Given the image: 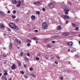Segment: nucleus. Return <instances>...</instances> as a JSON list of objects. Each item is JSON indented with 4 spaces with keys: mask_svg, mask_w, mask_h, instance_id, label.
I'll use <instances>...</instances> for the list:
<instances>
[{
    "mask_svg": "<svg viewBox=\"0 0 80 80\" xmlns=\"http://www.w3.org/2000/svg\"><path fill=\"white\" fill-rule=\"evenodd\" d=\"M27 56H28V57H30V53H28L27 54Z\"/></svg>",
    "mask_w": 80,
    "mask_h": 80,
    "instance_id": "38",
    "label": "nucleus"
},
{
    "mask_svg": "<svg viewBox=\"0 0 80 80\" xmlns=\"http://www.w3.org/2000/svg\"><path fill=\"white\" fill-rule=\"evenodd\" d=\"M27 25H28V26H30V24H27Z\"/></svg>",
    "mask_w": 80,
    "mask_h": 80,
    "instance_id": "64",
    "label": "nucleus"
},
{
    "mask_svg": "<svg viewBox=\"0 0 80 80\" xmlns=\"http://www.w3.org/2000/svg\"><path fill=\"white\" fill-rule=\"evenodd\" d=\"M42 10L43 11V12H45V11L46 10V9L44 8H42Z\"/></svg>",
    "mask_w": 80,
    "mask_h": 80,
    "instance_id": "34",
    "label": "nucleus"
},
{
    "mask_svg": "<svg viewBox=\"0 0 80 80\" xmlns=\"http://www.w3.org/2000/svg\"><path fill=\"white\" fill-rule=\"evenodd\" d=\"M71 53H73V50H71Z\"/></svg>",
    "mask_w": 80,
    "mask_h": 80,
    "instance_id": "59",
    "label": "nucleus"
},
{
    "mask_svg": "<svg viewBox=\"0 0 80 80\" xmlns=\"http://www.w3.org/2000/svg\"><path fill=\"white\" fill-rule=\"evenodd\" d=\"M16 21L17 22H18V19H16Z\"/></svg>",
    "mask_w": 80,
    "mask_h": 80,
    "instance_id": "61",
    "label": "nucleus"
},
{
    "mask_svg": "<svg viewBox=\"0 0 80 80\" xmlns=\"http://www.w3.org/2000/svg\"><path fill=\"white\" fill-rule=\"evenodd\" d=\"M39 3H40V1H37L34 3V5H37V4H39Z\"/></svg>",
    "mask_w": 80,
    "mask_h": 80,
    "instance_id": "20",
    "label": "nucleus"
},
{
    "mask_svg": "<svg viewBox=\"0 0 80 80\" xmlns=\"http://www.w3.org/2000/svg\"><path fill=\"white\" fill-rule=\"evenodd\" d=\"M29 70H30V71H32L33 70V68L32 67L30 68H29Z\"/></svg>",
    "mask_w": 80,
    "mask_h": 80,
    "instance_id": "33",
    "label": "nucleus"
},
{
    "mask_svg": "<svg viewBox=\"0 0 80 80\" xmlns=\"http://www.w3.org/2000/svg\"><path fill=\"white\" fill-rule=\"evenodd\" d=\"M12 3L13 4H14V5H16L17 3V1L16 0H12Z\"/></svg>",
    "mask_w": 80,
    "mask_h": 80,
    "instance_id": "13",
    "label": "nucleus"
},
{
    "mask_svg": "<svg viewBox=\"0 0 80 80\" xmlns=\"http://www.w3.org/2000/svg\"><path fill=\"white\" fill-rule=\"evenodd\" d=\"M33 40H38V38H37V37H35L32 38Z\"/></svg>",
    "mask_w": 80,
    "mask_h": 80,
    "instance_id": "19",
    "label": "nucleus"
},
{
    "mask_svg": "<svg viewBox=\"0 0 80 80\" xmlns=\"http://www.w3.org/2000/svg\"><path fill=\"white\" fill-rule=\"evenodd\" d=\"M12 18H16V16L15 15H12Z\"/></svg>",
    "mask_w": 80,
    "mask_h": 80,
    "instance_id": "29",
    "label": "nucleus"
},
{
    "mask_svg": "<svg viewBox=\"0 0 80 80\" xmlns=\"http://www.w3.org/2000/svg\"><path fill=\"white\" fill-rule=\"evenodd\" d=\"M54 63L55 64H56V65H58V62L57 61H55Z\"/></svg>",
    "mask_w": 80,
    "mask_h": 80,
    "instance_id": "35",
    "label": "nucleus"
},
{
    "mask_svg": "<svg viewBox=\"0 0 80 80\" xmlns=\"http://www.w3.org/2000/svg\"><path fill=\"white\" fill-rule=\"evenodd\" d=\"M64 11L65 12V14L66 15H68V12H69V10L67 9L68 8V6L67 5H64Z\"/></svg>",
    "mask_w": 80,
    "mask_h": 80,
    "instance_id": "2",
    "label": "nucleus"
},
{
    "mask_svg": "<svg viewBox=\"0 0 80 80\" xmlns=\"http://www.w3.org/2000/svg\"><path fill=\"white\" fill-rule=\"evenodd\" d=\"M9 47L10 49H12V43H10V44L9 45Z\"/></svg>",
    "mask_w": 80,
    "mask_h": 80,
    "instance_id": "17",
    "label": "nucleus"
},
{
    "mask_svg": "<svg viewBox=\"0 0 80 80\" xmlns=\"http://www.w3.org/2000/svg\"><path fill=\"white\" fill-rule=\"evenodd\" d=\"M30 75L34 77V78H36V76L33 73H31Z\"/></svg>",
    "mask_w": 80,
    "mask_h": 80,
    "instance_id": "18",
    "label": "nucleus"
},
{
    "mask_svg": "<svg viewBox=\"0 0 80 80\" xmlns=\"http://www.w3.org/2000/svg\"><path fill=\"white\" fill-rule=\"evenodd\" d=\"M61 17L62 18H63L64 19H65V18H68V19H70V17H69V16L67 15H63L62 14L61 15Z\"/></svg>",
    "mask_w": 80,
    "mask_h": 80,
    "instance_id": "5",
    "label": "nucleus"
},
{
    "mask_svg": "<svg viewBox=\"0 0 80 80\" xmlns=\"http://www.w3.org/2000/svg\"><path fill=\"white\" fill-rule=\"evenodd\" d=\"M1 15L3 16V17H5V16H6V14L4 13L3 12H2Z\"/></svg>",
    "mask_w": 80,
    "mask_h": 80,
    "instance_id": "21",
    "label": "nucleus"
},
{
    "mask_svg": "<svg viewBox=\"0 0 80 80\" xmlns=\"http://www.w3.org/2000/svg\"><path fill=\"white\" fill-rule=\"evenodd\" d=\"M18 42V43L19 44H21V43H22V41H19V42Z\"/></svg>",
    "mask_w": 80,
    "mask_h": 80,
    "instance_id": "45",
    "label": "nucleus"
},
{
    "mask_svg": "<svg viewBox=\"0 0 80 80\" xmlns=\"http://www.w3.org/2000/svg\"><path fill=\"white\" fill-rule=\"evenodd\" d=\"M5 26L2 23H0V28H3Z\"/></svg>",
    "mask_w": 80,
    "mask_h": 80,
    "instance_id": "15",
    "label": "nucleus"
},
{
    "mask_svg": "<svg viewBox=\"0 0 80 80\" xmlns=\"http://www.w3.org/2000/svg\"><path fill=\"white\" fill-rule=\"evenodd\" d=\"M73 26H74V27H77V25L75 24Z\"/></svg>",
    "mask_w": 80,
    "mask_h": 80,
    "instance_id": "50",
    "label": "nucleus"
},
{
    "mask_svg": "<svg viewBox=\"0 0 80 80\" xmlns=\"http://www.w3.org/2000/svg\"><path fill=\"white\" fill-rule=\"evenodd\" d=\"M45 58H46L47 60H48V56H46L45 57Z\"/></svg>",
    "mask_w": 80,
    "mask_h": 80,
    "instance_id": "44",
    "label": "nucleus"
},
{
    "mask_svg": "<svg viewBox=\"0 0 80 80\" xmlns=\"http://www.w3.org/2000/svg\"><path fill=\"white\" fill-rule=\"evenodd\" d=\"M16 67V65H15V64H13L11 67V69H12V70L16 69V68H17V67Z\"/></svg>",
    "mask_w": 80,
    "mask_h": 80,
    "instance_id": "7",
    "label": "nucleus"
},
{
    "mask_svg": "<svg viewBox=\"0 0 80 80\" xmlns=\"http://www.w3.org/2000/svg\"><path fill=\"white\" fill-rule=\"evenodd\" d=\"M27 46L28 47H30V43H28L27 44Z\"/></svg>",
    "mask_w": 80,
    "mask_h": 80,
    "instance_id": "39",
    "label": "nucleus"
},
{
    "mask_svg": "<svg viewBox=\"0 0 80 80\" xmlns=\"http://www.w3.org/2000/svg\"><path fill=\"white\" fill-rule=\"evenodd\" d=\"M24 67H25V68H26V67H27V66L25 64H24Z\"/></svg>",
    "mask_w": 80,
    "mask_h": 80,
    "instance_id": "60",
    "label": "nucleus"
},
{
    "mask_svg": "<svg viewBox=\"0 0 80 80\" xmlns=\"http://www.w3.org/2000/svg\"><path fill=\"white\" fill-rule=\"evenodd\" d=\"M74 25H75V23H72V26H73Z\"/></svg>",
    "mask_w": 80,
    "mask_h": 80,
    "instance_id": "53",
    "label": "nucleus"
},
{
    "mask_svg": "<svg viewBox=\"0 0 80 80\" xmlns=\"http://www.w3.org/2000/svg\"><path fill=\"white\" fill-rule=\"evenodd\" d=\"M7 70H4V73H7Z\"/></svg>",
    "mask_w": 80,
    "mask_h": 80,
    "instance_id": "58",
    "label": "nucleus"
},
{
    "mask_svg": "<svg viewBox=\"0 0 80 80\" xmlns=\"http://www.w3.org/2000/svg\"><path fill=\"white\" fill-rule=\"evenodd\" d=\"M18 64L19 67H21V65H22V64H21L20 62V61H18Z\"/></svg>",
    "mask_w": 80,
    "mask_h": 80,
    "instance_id": "16",
    "label": "nucleus"
},
{
    "mask_svg": "<svg viewBox=\"0 0 80 80\" xmlns=\"http://www.w3.org/2000/svg\"><path fill=\"white\" fill-rule=\"evenodd\" d=\"M52 43H55V42L54 41H52Z\"/></svg>",
    "mask_w": 80,
    "mask_h": 80,
    "instance_id": "48",
    "label": "nucleus"
},
{
    "mask_svg": "<svg viewBox=\"0 0 80 80\" xmlns=\"http://www.w3.org/2000/svg\"><path fill=\"white\" fill-rule=\"evenodd\" d=\"M2 75V73H0V77H1Z\"/></svg>",
    "mask_w": 80,
    "mask_h": 80,
    "instance_id": "62",
    "label": "nucleus"
},
{
    "mask_svg": "<svg viewBox=\"0 0 80 80\" xmlns=\"http://www.w3.org/2000/svg\"><path fill=\"white\" fill-rule=\"evenodd\" d=\"M68 23V21H66V24H67Z\"/></svg>",
    "mask_w": 80,
    "mask_h": 80,
    "instance_id": "51",
    "label": "nucleus"
},
{
    "mask_svg": "<svg viewBox=\"0 0 80 80\" xmlns=\"http://www.w3.org/2000/svg\"><path fill=\"white\" fill-rule=\"evenodd\" d=\"M8 30H9V32H11V29H10L8 28Z\"/></svg>",
    "mask_w": 80,
    "mask_h": 80,
    "instance_id": "54",
    "label": "nucleus"
},
{
    "mask_svg": "<svg viewBox=\"0 0 80 80\" xmlns=\"http://www.w3.org/2000/svg\"><path fill=\"white\" fill-rule=\"evenodd\" d=\"M36 60H37V61H38L39 60H40V59L39 58L37 57L36 58Z\"/></svg>",
    "mask_w": 80,
    "mask_h": 80,
    "instance_id": "27",
    "label": "nucleus"
},
{
    "mask_svg": "<svg viewBox=\"0 0 80 80\" xmlns=\"http://www.w3.org/2000/svg\"><path fill=\"white\" fill-rule=\"evenodd\" d=\"M15 41L16 42H17V43H18V40L17 39H15Z\"/></svg>",
    "mask_w": 80,
    "mask_h": 80,
    "instance_id": "36",
    "label": "nucleus"
},
{
    "mask_svg": "<svg viewBox=\"0 0 80 80\" xmlns=\"http://www.w3.org/2000/svg\"><path fill=\"white\" fill-rule=\"evenodd\" d=\"M25 60L27 62H29V60H28V58H27V57L25 58Z\"/></svg>",
    "mask_w": 80,
    "mask_h": 80,
    "instance_id": "24",
    "label": "nucleus"
},
{
    "mask_svg": "<svg viewBox=\"0 0 80 80\" xmlns=\"http://www.w3.org/2000/svg\"><path fill=\"white\" fill-rule=\"evenodd\" d=\"M57 29L59 30H62V27L60 25H58L57 26Z\"/></svg>",
    "mask_w": 80,
    "mask_h": 80,
    "instance_id": "8",
    "label": "nucleus"
},
{
    "mask_svg": "<svg viewBox=\"0 0 80 80\" xmlns=\"http://www.w3.org/2000/svg\"><path fill=\"white\" fill-rule=\"evenodd\" d=\"M59 36H58L57 35H54V36H53L51 37V38H58L59 37H60Z\"/></svg>",
    "mask_w": 80,
    "mask_h": 80,
    "instance_id": "11",
    "label": "nucleus"
},
{
    "mask_svg": "<svg viewBox=\"0 0 80 80\" xmlns=\"http://www.w3.org/2000/svg\"><path fill=\"white\" fill-rule=\"evenodd\" d=\"M79 28H78V27H77L76 28H75V30H78Z\"/></svg>",
    "mask_w": 80,
    "mask_h": 80,
    "instance_id": "37",
    "label": "nucleus"
},
{
    "mask_svg": "<svg viewBox=\"0 0 80 80\" xmlns=\"http://www.w3.org/2000/svg\"><path fill=\"white\" fill-rule=\"evenodd\" d=\"M3 12L1 11H0V15H2V13Z\"/></svg>",
    "mask_w": 80,
    "mask_h": 80,
    "instance_id": "57",
    "label": "nucleus"
},
{
    "mask_svg": "<svg viewBox=\"0 0 80 80\" xmlns=\"http://www.w3.org/2000/svg\"><path fill=\"white\" fill-rule=\"evenodd\" d=\"M48 7H49V8H50V4H49L48 5Z\"/></svg>",
    "mask_w": 80,
    "mask_h": 80,
    "instance_id": "47",
    "label": "nucleus"
},
{
    "mask_svg": "<svg viewBox=\"0 0 80 80\" xmlns=\"http://www.w3.org/2000/svg\"><path fill=\"white\" fill-rule=\"evenodd\" d=\"M3 56L5 58L6 57H7V55H6V54H3Z\"/></svg>",
    "mask_w": 80,
    "mask_h": 80,
    "instance_id": "40",
    "label": "nucleus"
},
{
    "mask_svg": "<svg viewBox=\"0 0 80 80\" xmlns=\"http://www.w3.org/2000/svg\"><path fill=\"white\" fill-rule=\"evenodd\" d=\"M66 44L68 45L69 46L71 47L73 45V42H66Z\"/></svg>",
    "mask_w": 80,
    "mask_h": 80,
    "instance_id": "6",
    "label": "nucleus"
},
{
    "mask_svg": "<svg viewBox=\"0 0 80 80\" xmlns=\"http://www.w3.org/2000/svg\"><path fill=\"white\" fill-rule=\"evenodd\" d=\"M47 48H50V44H48V45H47Z\"/></svg>",
    "mask_w": 80,
    "mask_h": 80,
    "instance_id": "31",
    "label": "nucleus"
},
{
    "mask_svg": "<svg viewBox=\"0 0 80 80\" xmlns=\"http://www.w3.org/2000/svg\"><path fill=\"white\" fill-rule=\"evenodd\" d=\"M12 12L13 13V14H15L16 13V11L15 10H14L12 11Z\"/></svg>",
    "mask_w": 80,
    "mask_h": 80,
    "instance_id": "30",
    "label": "nucleus"
},
{
    "mask_svg": "<svg viewBox=\"0 0 80 80\" xmlns=\"http://www.w3.org/2000/svg\"><path fill=\"white\" fill-rule=\"evenodd\" d=\"M8 80H12V79L11 78H10Z\"/></svg>",
    "mask_w": 80,
    "mask_h": 80,
    "instance_id": "63",
    "label": "nucleus"
},
{
    "mask_svg": "<svg viewBox=\"0 0 80 80\" xmlns=\"http://www.w3.org/2000/svg\"><path fill=\"white\" fill-rule=\"evenodd\" d=\"M61 8L62 9H63V8H64V6L63 5H61Z\"/></svg>",
    "mask_w": 80,
    "mask_h": 80,
    "instance_id": "25",
    "label": "nucleus"
},
{
    "mask_svg": "<svg viewBox=\"0 0 80 80\" xmlns=\"http://www.w3.org/2000/svg\"><path fill=\"white\" fill-rule=\"evenodd\" d=\"M38 56H40V55H41V54L40 53H38Z\"/></svg>",
    "mask_w": 80,
    "mask_h": 80,
    "instance_id": "52",
    "label": "nucleus"
},
{
    "mask_svg": "<svg viewBox=\"0 0 80 80\" xmlns=\"http://www.w3.org/2000/svg\"><path fill=\"white\" fill-rule=\"evenodd\" d=\"M5 78H6V76H4L2 77V78L3 79H5Z\"/></svg>",
    "mask_w": 80,
    "mask_h": 80,
    "instance_id": "43",
    "label": "nucleus"
},
{
    "mask_svg": "<svg viewBox=\"0 0 80 80\" xmlns=\"http://www.w3.org/2000/svg\"><path fill=\"white\" fill-rule=\"evenodd\" d=\"M7 74H8V73H7V72H5L4 75H7Z\"/></svg>",
    "mask_w": 80,
    "mask_h": 80,
    "instance_id": "46",
    "label": "nucleus"
},
{
    "mask_svg": "<svg viewBox=\"0 0 80 80\" xmlns=\"http://www.w3.org/2000/svg\"><path fill=\"white\" fill-rule=\"evenodd\" d=\"M42 26L44 29H47L48 27V25H47V23H46V22H44V23L42 24Z\"/></svg>",
    "mask_w": 80,
    "mask_h": 80,
    "instance_id": "4",
    "label": "nucleus"
},
{
    "mask_svg": "<svg viewBox=\"0 0 80 80\" xmlns=\"http://www.w3.org/2000/svg\"><path fill=\"white\" fill-rule=\"evenodd\" d=\"M60 79L61 80H63V78L62 77H61L60 78Z\"/></svg>",
    "mask_w": 80,
    "mask_h": 80,
    "instance_id": "42",
    "label": "nucleus"
},
{
    "mask_svg": "<svg viewBox=\"0 0 80 80\" xmlns=\"http://www.w3.org/2000/svg\"><path fill=\"white\" fill-rule=\"evenodd\" d=\"M32 42V40H31L30 39H28L27 40V42H28V43H31V42Z\"/></svg>",
    "mask_w": 80,
    "mask_h": 80,
    "instance_id": "23",
    "label": "nucleus"
},
{
    "mask_svg": "<svg viewBox=\"0 0 80 80\" xmlns=\"http://www.w3.org/2000/svg\"><path fill=\"white\" fill-rule=\"evenodd\" d=\"M43 42L44 43H45L46 42H47L49 41V39L48 38L44 39H43Z\"/></svg>",
    "mask_w": 80,
    "mask_h": 80,
    "instance_id": "12",
    "label": "nucleus"
},
{
    "mask_svg": "<svg viewBox=\"0 0 80 80\" xmlns=\"http://www.w3.org/2000/svg\"><path fill=\"white\" fill-rule=\"evenodd\" d=\"M23 52H20V57H23Z\"/></svg>",
    "mask_w": 80,
    "mask_h": 80,
    "instance_id": "22",
    "label": "nucleus"
},
{
    "mask_svg": "<svg viewBox=\"0 0 80 80\" xmlns=\"http://www.w3.org/2000/svg\"><path fill=\"white\" fill-rule=\"evenodd\" d=\"M70 35L69 33H63L62 34V36H68Z\"/></svg>",
    "mask_w": 80,
    "mask_h": 80,
    "instance_id": "10",
    "label": "nucleus"
},
{
    "mask_svg": "<svg viewBox=\"0 0 80 80\" xmlns=\"http://www.w3.org/2000/svg\"><path fill=\"white\" fill-rule=\"evenodd\" d=\"M36 13L37 14H38V15H39V14H40V11H36Z\"/></svg>",
    "mask_w": 80,
    "mask_h": 80,
    "instance_id": "26",
    "label": "nucleus"
},
{
    "mask_svg": "<svg viewBox=\"0 0 80 80\" xmlns=\"http://www.w3.org/2000/svg\"><path fill=\"white\" fill-rule=\"evenodd\" d=\"M34 32H36V33H37V32H38V30H36L34 31Z\"/></svg>",
    "mask_w": 80,
    "mask_h": 80,
    "instance_id": "49",
    "label": "nucleus"
},
{
    "mask_svg": "<svg viewBox=\"0 0 80 80\" xmlns=\"http://www.w3.org/2000/svg\"><path fill=\"white\" fill-rule=\"evenodd\" d=\"M24 78H28V76H27V75H24Z\"/></svg>",
    "mask_w": 80,
    "mask_h": 80,
    "instance_id": "28",
    "label": "nucleus"
},
{
    "mask_svg": "<svg viewBox=\"0 0 80 80\" xmlns=\"http://www.w3.org/2000/svg\"><path fill=\"white\" fill-rule=\"evenodd\" d=\"M18 3L17 5V7H20V5H21L22 1H18Z\"/></svg>",
    "mask_w": 80,
    "mask_h": 80,
    "instance_id": "9",
    "label": "nucleus"
},
{
    "mask_svg": "<svg viewBox=\"0 0 80 80\" xmlns=\"http://www.w3.org/2000/svg\"><path fill=\"white\" fill-rule=\"evenodd\" d=\"M56 57L57 58H58V59H60V57L58 56H57Z\"/></svg>",
    "mask_w": 80,
    "mask_h": 80,
    "instance_id": "41",
    "label": "nucleus"
},
{
    "mask_svg": "<svg viewBox=\"0 0 80 80\" xmlns=\"http://www.w3.org/2000/svg\"><path fill=\"white\" fill-rule=\"evenodd\" d=\"M20 73L22 74H23L24 73V72L23 71H20Z\"/></svg>",
    "mask_w": 80,
    "mask_h": 80,
    "instance_id": "32",
    "label": "nucleus"
},
{
    "mask_svg": "<svg viewBox=\"0 0 80 80\" xmlns=\"http://www.w3.org/2000/svg\"><path fill=\"white\" fill-rule=\"evenodd\" d=\"M55 5V2H50V9H52L54 8V6Z\"/></svg>",
    "mask_w": 80,
    "mask_h": 80,
    "instance_id": "3",
    "label": "nucleus"
},
{
    "mask_svg": "<svg viewBox=\"0 0 80 80\" xmlns=\"http://www.w3.org/2000/svg\"><path fill=\"white\" fill-rule=\"evenodd\" d=\"M31 19L32 20H34L35 19V16L33 15L31 16Z\"/></svg>",
    "mask_w": 80,
    "mask_h": 80,
    "instance_id": "14",
    "label": "nucleus"
},
{
    "mask_svg": "<svg viewBox=\"0 0 80 80\" xmlns=\"http://www.w3.org/2000/svg\"><path fill=\"white\" fill-rule=\"evenodd\" d=\"M8 13H10V11H8Z\"/></svg>",
    "mask_w": 80,
    "mask_h": 80,
    "instance_id": "56",
    "label": "nucleus"
},
{
    "mask_svg": "<svg viewBox=\"0 0 80 80\" xmlns=\"http://www.w3.org/2000/svg\"><path fill=\"white\" fill-rule=\"evenodd\" d=\"M3 63H4V64H5L6 63H7V61H5Z\"/></svg>",
    "mask_w": 80,
    "mask_h": 80,
    "instance_id": "55",
    "label": "nucleus"
},
{
    "mask_svg": "<svg viewBox=\"0 0 80 80\" xmlns=\"http://www.w3.org/2000/svg\"><path fill=\"white\" fill-rule=\"evenodd\" d=\"M9 25L10 27L12 28H13L14 29H16V30H18V28L13 23H11L9 24Z\"/></svg>",
    "mask_w": 80,
    "mask_h": 80,
    "instance_id": "1",
    "label": "nucleus"
}]
</instances>
